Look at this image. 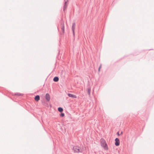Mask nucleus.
I'll return each mask as SVG.
<instances>
[{"instance_id":"9d476101","label":"nucleus","mask_w":154,"mask_h":154,"mask_svg":"<svg viewBox=\"0 0 154 154\" xmlns=\"http://www.w3.org/2000/svg\"><path fill=\"white\" fill-rule=\"evenodd\" d=\"M59 80V78L57 77H55L53 79V80L55 82H57Z\"/></svg>"},{"instance_id":"6e6552de","label":"nucleus","mask_w":154,"mask_h":154,"mask_svg":"<svg viewBox=\"0 0 154 154\" xmlns=\"http://www.w3.org/2000/svg\"><path fill=\"white\" fill-rule=\"evenodd\" d=\"M35 100L36 101H38L40 100V97L39 95H36L35 97Z\"/></svg>"},{"instance_id":"f8f14e48","label":"nucleus","mask_w":154,"mask_h":154,"mask_svg":"<svg viewBox=\"0 0 154 154\" xmlns=\"http://www.w3.org/2000/svg\"><path fill=\"white\" fill-rule=\"evenodd\" d=\"M58 111L60 112H62L63 111V109L60 107H59L58 109Z\"/></svg>"},{"instance_id":"dca6fc26","label":"nucleus","mask_w":154,"mask_h":154,"mask_svg":"<svg viewBox=\"0 0 154 154\" xmlns=\"http://www.w3.org/2000/svg\"><path fill=\"white\" fill-rule=\"evenodd\" d=\"M68 0H64L65 2L67 3V2L68 1Z\"/></svg>"},{"instance_id":"9b49d317","label":"nucleus","mask_w":154,"mask_h":154,"mask_svg":"<svg viewBox=\"0 0 154 154\" xmlns=\"http://www.w3.org/2000/svg\"><path fill=\"white\" fill-rule=\"evenodd\" d=\"M14 95H17L18 96H21L23 95V94L20 93H16L14 94Z\"/></svg>"},{"instance_id":"ddd939ff","label":"nucleus","mask_w":154,"mask_h":154,"mask_svg":"<svg viewBox=\"0 0 154 154\" xmlns=\"http://www.w3.org/2000/svg\"><path fill=\"white\" fill-rule=\"evenodd\" d=\"M61 117H63L64 116V114L63 113H62L60 115Z\"/></svg>"},{"instance_id":"4468645a","label":"nucleus","mask_w":154,"mask_h":154,"mask_svg":"<svg viewBox=\"0 0 154 154\" xmlns=\"http://www.w3.org/2000/svg\"><path fill=\"white\" fill-rule=\"evenodd\" d=\"M90 91H91V89L90 88H88V92L89 94H90Z\"/></svg>"},{"instance_id":"f3484780","label":"nucleus","mask_w":154,"mask_h":154,"mask_svg":"<svg viewBox=\"0 0 154 154\" xmlns=\"http://www.w3.org/2000/svg\"><path fill=\"white\" fill-rule=\"evenodd\" d=\"M117 134H118V135H119V132H117Z\"/></svg>"},{"instance_id":"f03ea898","label":"nucleus","mask_w":154,"mask_h":154,"mask_svg":"<svg viewBox=\"0 0 154 154\" xmlns=\"http://www.w3.org/2000/svg\"><path fill=\"white\" fill-rule=\"evenodd\" d=\"M73 149L74 152H81L84 150V148L83 147H79L77 146H74Z\"/></svg>"},{"instance_id":"423d86ee","label":"nucleus","mask_w":154,"mask_h":154,"mask_svg":"<svg viewBox=\"0 0 154 154\" xmlns=\"http://www.w3.org/2000/svg\"><path fill=\"white\" fill-rule=\"evenodd\" d=\"M68 96L69 97H71L72 98H77V96L73 94H68Z\"/></svg>"},{"instance_id":"39448f33","label":"nucleus","mask_w":154,"mask_h":154,"mask_svg":"<svg viewBox=\"0 0 154 154\" xmlns=\"http://www.w3.org/2000/svg\"><path fill=\"white\" fill-rule=\"evenodd\" d=\"M45 98L48 101H49L50 100V95L48 94H46L45 96Z\"/></svg>"},{"instance_id":"20e7f679","label":"nucleus","mask_w":154,"mask_h":154,"mask_svg":"<svg viewBox=\"0 0 154 154\" xmlns=\"http://www.w3.org/2000/svg\"><path fill=\"white\" fill-rule=\"evenodd\" d=\"M115 141H116L115 143V145L116 146H118L119 145V139L118 138H116L115 140Z\"/></svg>"},{"instance_id":"2eb2a0df","label":"nucleus","mask_w":154,"mask_h":154,"mask_svg":"<svg viewBox=\"0 0 154 154\" xmlns=\"http://www.w3.org/2000/svg\"><path fill=\"white\" fill-rule=\"evenodd\" d=\"M101 64L100 65V66L99 67V69H98V71L99 72L100 71V69L101 68Z\"/></svg>"},{"instance_id":"7ed1b4c3","label":"nucleus","mask_w":154,"mask_h":154,"mask_svg":"<svg viewBox=\"0 0 154 154\" xmlns=\"http://www.w3.org/2000/svg\"><path fill=\"white\" fill-rule=\"evenodd\" d=\"M75 23H74L72 24V30L73 32V35H75Z\"/></svg>"},{"instance_id":"1a4fd4ad","label":"nucleus","mask_w":154,"mask_h":154,"mask_svg":"<svg viewBox=\"0 0 154 154\" xmlns=\"http://www.w3.org/2000/svg\"><path fill=\"white\" fill-rule=\"evenodd\" d=\"M67 3L65 2L64 5L63 6V11H64L66 9V8L67 7Z\"/></svg>"},{"instance_id":"f257e3e1","label":"nucleus","mask_w":154,"mask_h":154,"mask_svg":"<svg viewBox=\"0 0 154 154\" xmlns=\"http://www.w3.org/2000/svg\"><path fill=\"white\" fill-rule=\"evenodd\" d=\"M101 145L105 150H107L108 149V147L107 144L105 140L103 138H101L100 139Z\"/></svg>"},{"instance_id":"0eeeda50","label":"nucleus","mask_w":154,"mask_h":154,"mask_svg":"<svg viewBox=\"0 0 154 154\" xmlns=\"http://www.w3.org/2000/svg\"><path fill=\"white\" fill-rule=\"evenodd\" d=\"M61 29L62 31V32L63 33H64V26L63 23H62L61 24Z\"/></svg>"},{"instance_id":"a211bd4d","label":"nucleus","mask_w":154,"mask_h":154,"mask_svg":"<svg viewBox=\"0 0 154 154\" xmlns=\"http://www.w3.org/2000/svg\"><path fill=\"white\" fill-rule=\"evenodd\" d=\"M122 132H121V134H122Z\"/></svg>"}]
</instances>
